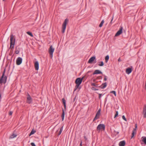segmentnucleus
I'll list each match as a JSON object with an SVG mask.
<instances>
[{
    "label": "nucleus",
    "mask_w": 146,
    "mask_h": 146,
    "mask_svg": "<svg viewBox=\"0 0 146 146\" xmlns=\"http://www.w3.org/2000/svg\"><path fill=\"white\" fill-rule=\"evenodd\" d=\"M84 78V77H83L82 78H78L76 79L75 82L76 85L75 86L74 91H75L78 88L79 86L82 82Z\"/></svg>",
    "instance_id": "1"
},
{
    "label": "nucleus",
    "mask_w": 146,
    "mask_h": 146,
    "mask_svg": "<svg viewBox=\"0 0 146 146\" xmlns=\"http://www.w3.org/2000/svg\"><path fill=\"white\" fill-rule=\"evenodd\" d=\"M10 48L13 49L15 42V39L13 35H11L10 36Z\"/></svg>",
    "instance_id": "2"
},
{
    "label": "nucleus",
    "mask_w": 146,
    "mask_h": 146,
    "mask_svg": "<svg viewBox=\"0 0 146 146\" xmlns=\"http://www.w3.org/2000/svg\"><path fill=\"white\" fill-rule=\"evenodd\" d=\"M5 69L3 72L2 75L0 78V84L2 83H5L6 82L7 77L5 76Z\"/></svg>",
    "instance_id": "3"
},
{
    "label": "nucleus",
    "mask_w": 146,
    "mask_h": 146,
    "mask_svg": "<svg viewBox=\"0 0 146 146\" xmlns=\"http://www.w3.org/2000/svg\"><path fill=\"white\" fill-rule=\"evenodd\" d=\"M68 20L67 19H66L65 20L62 24V33H64L65 32V30L66 29V27L67 23V22H68Z\"/></svg>",
    "instance_id": "4"
},
{
    "label": "nucleus",
    "mask_w": 146,
    "mask_h": 146,
    "mask_svg": "<svg viewBox=\"0 0 146 146\" xmlns=\"http://www.w3.org/2000/svg\"><path fill=\"white\" fill-rule=\"evenodd\" d=\"M105 129V126L104 124H99L97 128V130L99 132L100 130H102L104 131Z\"/></svg>",
    "instance_id": "5"
},
{
    "label": "nucleus",
    "mask_w": 146,
    "mask_h": 146,
    "mask_svg": "<svg viewBox=\"0 0 146 146\" xmlns=\"http://www.w3.org/2000/svg\"><path fill=\"white\" fill-rule=\"evenodd\" d=\"M54 50V48H53L52 46H51L49 49V53L50 54V57L51 58H52L53 57V54Z\"/></svg>",
    "instance_id": "6"
},
{
    "label": "nucleus",
    "mask_w": 146,
    "mask_h": 146,
    "mask_svg": "<svg viewBox=\"0 0 146 146\" xmlns=\"http://www.w3.org/2000/svg\"><path fill=\"white\" fill-rule=\"evenodd\" d=\"M100 111H101V109H99L97 113H96V115L95 116V117L94 118V121L98 119L99 117L100 113Z\"/></svg>",
    "instance_id": "7"
},
{
    "label": "nucleus",
    "mask_w": 146,
    "mask_h": 146,
    "mask_svg": "<svg viewBox=\"0 0 146 146\" xmlns=\"http://www.w3.org/2000/svg\"><path fill=\"white\" fill-rule=\"evenodd\" d=\"M123 27H121L119 30L117 32L115 35V36H117L121 34L122 32Z\"/></svg>",
    "instance_id": "8"
},
{
    "label": "nucleus",
    "mask_w": 146,
    "mask_h": 146,
    "mask_svg": "<svg viewBox=\"0 0 146 146\" xmlns=\"http://www.w3.org/2000/svg\"><path fill=\"white\" fill-rule=\"evenodd\" d=\"M137 127V124H136L135 125V128H134L132 131V136H131V138H132L134 136L135 134L136 133V130Z\"/></svg>",
    "instance_id": "9"
},
{
    "label": "nucleus",
    "mask_w": 146,
    "mask_h": 146,
    "mask_svg": "<svg viewBox=\"0 0 146 146\" xmlns=\"http://www.w3.org/2000/svg\"><path fill=\"white\" fill-rule=\"evenodd\" d=\"M22 59L20 57L18 58L16 60V64L17 65H20L22 62Z\"/></svg>",
    "instance_id": "10"
},
{
    "label": "nucleus",
    "mask_w": 146,
    "mask_h": 146,
    "mask_svg": "<svg viewBox=\"0 0 146 146\" xmlns=\"http://www.w3.org/2000/svg\"><path fill=\"white\" fill-rule=\"evenodd\" d=\"M32 100L29 94H28L27 98V103L30 104L32 103Z\"/></svg>",
    "instance_id": "11"
},
{
    "label": "nucleus",
    "mask_w": 146,
    "mask_h": 146,
    "mask_svg": "<svg viewBox=\"0 0 146 146\" xmlns=\"http://www.w3.org/2000/svg\"><path fill=\"white\" fill-rule=\"evenodd\" d=\"M143 117L146 118V105H144L143 109Z\"/></svg>",
    "instance_id": "12"
},
{
    "label": "nucleus",
    "mask_w": 146,
    "mask_h": 146,
    "mask_svg": "<svg viewBox=\"0 0 146 146\" xmlns=\"http://www.w3.org/2000/svg\"><path fill=\"white\" fill-rule=\"evenodd\" d=\"M96 57L95 56H92L89 60L88 63H92V62L95 59Z\"/></svg>",
    "instance_id": "13"
},
{
    "label": "nucleus",
    "mask_w": 146,
    "mask_h": 146,
    "mask_svg": "<svg viewBox=\"0 0 146 146\" xmlns=\"http://www.w3.org/2000/svg\"><path fill=\"white\" fill-rule=\"evenodd\" d=\"M35 66L36 70H38L39 68V63L37 61L35 62Z\"/></svg>",
    "instance_id": "14"
},
{
    "label": "nucleus",
    "mask_w": 146,
    "mask_h": 146,
    "mask_svg": "<svg viewBox=\"0 0 146 146\" xmlns=\"http://www.w3.org/2000/svg\"><path fill=\"white\" fill-rule=\"evenodd\" d=\"M102 72L100 70H96L93 73V74L94 75L96 74H102Z\"/></svg>",
    "instance_id": "15"
},
{
    "label": "nucleus",
    "mask_w": 146,
    "mask_h": 146,
    "mask_svg": "<svg viewBox=\"0 0 146 146\" xmlns=\"http://www.w3.org/2000/svg\"><path fill=\"white\" fill-rule=\"evenodd\" d=\"M132 69L131 68H129L126 69V72L127 74H129L132 72Z\"/></svg>",
    "instance_id": "16"
},
{
    "label": "nucleus",
    "mask_w": 146,
    "mask_h": 146,
    "mask_svg": "<svg viewBox=\"0 0 146 146\" xmlns=\"http://www.w3.org/2000/svg\"><path fill=\"white\" fill-rule=\"evenodd\" d=\"M125 142L124 141H120L119 143V146H124L125 145Z\"/></svg>",
    "instance_id": "17"
},
{
    "label": "nucleus",
    "mask_w": 146,
    "mask_h": 146,
    "mask_svg": "<svg viewBox=\"0 0 146 146\" xmlns=\"http://www.w3.org/2000/svg\"><path fill=\"white\" fill-rule=\"evenodd\" d=\"M107 83L106 82H105L104 83H103L102 84V85L100 86L102 89H104V88L107 86Z\"/></svg>",
    "instance_id": "18"
},
{
    "label": "nucleus",
    "mask_w": 146,
    "mask_h": 146,
    "mask_svg": "<svg viewBox=\"0 0 146 146\" xmlns=\"http://www.w3.org/2000/svg\"><path fill=\"white\" fill-rule=\"evenodd\" d=\"M62 114L61 117H62V120L63 121L64 120V110L63 109L62 110Z\"/></svg>",
    "instance_id": "19"
},
{
    "label": "nucleus",
    "mask_w": 146,
    "mask_h": 146,
    "mask_svg": "<svg viewBox=\"0 0 146 146\" xmlns=\"http://www.w3.org/2000/svg\"><path fill=\"white\" fill-rule=\"evenodd\" d=\"M62 101L63 103V104L64 106V108L65 109L66 108V107L65 100L64 99V98H63L62 99Z\"/></svg>",
    "instance_id": "20"
},
{
    "label": "nucleus",
    "mask_w": 146,
    "mask_h": 146,
    "mask_svg": "<svg viewBox=\"0 0 146 146\" xmlns=\"http://www.w3.org/2000/svg\"><path fill=\"white\" fill-rule=\"evenodd\" d=\"M142 141L144 142L145 144H146V137H142Z\"/></svg>",
    "instance_id": "21"
},
{
    "label": "nucleus",
    "mask_w": 146,
    "mask_h": 146,
    "mask_svg": "<svg viewBox=\"0 0 146 146\" xmlns=\"http://www.w3.org/2000/svg\"><path fill=\"white\" fill-rule=\"evenodd\" d=\"M104 65V62L103 61H101L98 62V66H103Z\"/></svg>",
    "instance_id": "22"
},
{
    "label": "nucleus",
    "mask_w": 146,
    "mask_h": 146,
    "mask_svg": "<svg viewBox=\"0 0 146 146\" xmlns=\"http://www.w3.org/2000/svg\"><path fill=\"white\" fill-rule=\"evenodd\" d=\"M16 51H15V53L17 54H18L19 52L20 49L19 48H16Z\"/></svg>",
    "instance_id": "23"
},
{
    "label": "nucleus",
    "mask_w": 146,
    "mask_h": 146,
    "mask_svg": "<svg viewBox=\"0 0 146 146\" xmlns=\"http://www.w3.org/2000/svg\"><path fill=\"white\" fill-rule=\"evenodd\" d=\"M109 57L108 55L106 56L105 58V60L106 62V63H107L108 62V61L109 59Z\"/></svg>",
    "instance_id": "24"
},
{
    "label": "nucleus",
    "mask_w": 146,
    "mask_h": 146,
    "mask_svg": "<svg viewBox=\"0 0 146 146\" xmlns=\"http://www.w3.org/2000/svg\"><path fill=\"white\" fill-rule=\"evenodd\" d=\"M63 126L60 128L59 133L58 134V135H59L61 134L63 130Z\"/></svg>",
    "instance_id": "25"
},
{
    "label": "nucleus",
    "mask_w": 146,
    "mask_h": 146,
    "mask_svg": "<svg viewBox=\"0 0 146 146\" xmlns=\"http://www.w3.org/2000/svg\"><path fill=\"white\" fill-rule=\"evenodd\" d=\"M104 23V20H103L102 21L101 23L99 25V27H102Z\"/></svg>",
    "instance_id": "26"
},
{
    "label": "nucleus",
    "mask_w": 146,
    "mask_h": 146,
    "mask_svg": "<svg viewBox=\"0 0 146 146\" xmlns=\"http://www.w3.org/2000/svg\"><path fill=\"white\" fill-rule=\"evenodd\" d=\"M35 132V131L33 129L31 132L29 134V136H30L31 135L34 134Z\"/></svg>",
    "instance_id": "27"
},
{
    "label": "nucleus",
    "mask_w": 146,
    "mask_h": 146,
    "mask_svg": "<svg viewBox=\"0 0 146 146\" xmlns=\"http://www.w3.org/2000/svg\"><path fill=\"white\" fill-rule=\"evenodd\" d=\"M16 136H17V135L13 134L11 135L10 138H14L15 137H16Z\"/></svg>",
    "instance_id": "28"
},
{
    "label": "nucleus",
    "mask_w": 146,
    "mask_h": 146,
    "mask_svg": "<svg viewBox=\"0 0 146 146\" xmlns=\"http://www.w3.org/2000/svg\"><path fill=\"white\" fill-rule=\"evenodd\" d=\"M91 85L92 86H96L97 87H99L98 86V85L94 83H92L91 84Z\"/></svg>",
    "instance_id": "29"
},
{
    "label": "nucleus",
    "mask_w": 146,
    "mask_h": 146,
    "mask_svg": "<svg viewBox=\"0 0 146 146\" xmlns=\"http://www.w3.org/2000/svg\"><path fill=\"white\" fill-rule=\"evenodd\" d=\"M27 33L32 37H33V35L32 34V33L30 32H29V31L27 32Z\"/></svg>",
    "instance_id": "30"
},
{
    "label": "nucleus",
    "mask_w": 146,
    "mask_h": 146,
    "mask_svg": "<svg viewBox=\"0 0 146 146\" xmlns=\"http://www.w3.org/2000/svg\"><path fill=\"white\" fill-rule=\"evenodd\" d=\"M118 111H116L114 117V118H115L116 117H117L118 116Z\"/></svg>",
    "instance_id": "31"
},
{
    "label": "nucleus",
    "mask_w": 146,
    "mask_h": 146,
    "mask_svg": "<svg viewBox=\"0 0 146 146\" xmlns=\"http://www.w3.org/2000/svg\"><path fill=\"white\" fill-rule=\"evenodd\" d=\"M122 118L125 121H127V119H126V118H125V117L124 115H123L122 116Z\"/></svg>",
    "instance_id": "32"
},
{
    "label": "nucleus",
    "mask_w": 146,
    "mask_h": 146,
    "mask_svg": "<svg viewBox=\"0 0 146 146\" xmlns=\"http://www.w3.org/2000/svg\"><path fill=\"white\" fill-rule=\"evenodd\" d=\"M111 93H113V94H114L115 96H116V92H115V91H113L111 92Z\"/></svg>",
    "instance_id": "33"
},
{
    "label": "nucleus",
    "mask_w": 146,
    "mask_h": 146,
    "mask_svg": "<svg viewBox=\"0 0 146 146\" xmlns=\"http://www.w3.org/2000/svg\"><path fill=\"white\" fill-rule=\"evenodd\" d=\"M92 90H98V89L94 87H92Z\"/></svg>",
    "instance_id": "34"
},
{
    "label": "nucleus",
    "mask_w": 146,
    "mask_h": 146,
    "mask_svg": "<svg viewBox=\"0 0 146 146\" xmlns=\"http://www.w3.org/2000/svg\"><path fill=\"white\" fill-rule=\"evenodd\" d=\"M31 144L32 146H36L34 143H31Z\"/></svg>",
    "instance_id": "35"
},
{
    "label": "nucleus",
    "mask_w": 146,
    "mask_h": 146,
    "mask_svg": "<svg viewBox=\"0 0 146 146\" xmlns=\"http://www.w3.org/2000/svg\"><path fill=\"white\" fill-rule=\"evenodd\" d=\"M13 112L12 111H10L9 113V115H11L12 114Z\"/></svg>",
    "instance_id": "36"
},
{
    "label": "nucleus",
    "mask_w": 146,
    "mask_h": 146,
    "mask_svg": "<svg viewBox=\"0 0 146 146\" xmlns=\"http://www.w3.org/2000/svg\"><path fill=\"white\" fill-rule=\"evenodd\" d=\"M101 96H102L101 94H99V98L100 99V98Z\"/></svg>",
    "instance_id": "37"
},
{
    "label": "nucleus",
    "mask_w": 146,
    "mask_h": 146,
    "mask_svg": "<svg viewBox=\"0 0 146 146\" xmlns=\"http://www.w3.org/2000/svg\"><path fill=\"white\" fill-rule=\"evenodd\" d=\"M104 80L105 81H106L107 80V78H106V76H105V77L104 79Z\"/></svg>",
    "instance_id": "38"
},
{
    "label": "nucleus",
    "mask_w": 146,
    "mask_h": 146,
    "mask_svg": "<svg viewBox=\"0 0 146 146\" xmlns=\"http://www.w3.org/2000/svg\"><path fill=\"white\" fill-rule=\"evenodd\" d=\"M84 139H85V140H87V138H86V136H84Z\"/></svg>",
    "instance_id": "39"
},
{
    "label": "nucleus",
    "mask_w": 146,
    "mask_h": 146,
    "mask_svg": "<svg viewBox=\"0 0 146 146\" xmlns=\"http://www.w3.org/2000/svg\"><path fill=\"white\" fill-rule=\"evenodd\" d=\"M118 61L120 62L121 61V60L120 58H119L118 60Z\"/></svg>",
    "instance_id": "40"
},
{
    "label": "nucleus",
    "mask_w": 146,
    "mask_h": 146,
    "mask_svg": "<svg viewBox=\"0 0 146 146\" xmlns=\"http://www.w3.org/2000/svg\"><path fill=\"white\" fill-rule=\"evenodd\" d=\"M113 19V17L112 18V19L111 20V23H112V21Z\"/></svg>",
    "instance_id": "41"
},
{
    "label": "nucleus",
    "mask_w": 146,
    "mask_h": 146,
    "mask_svg": "<svg viewBox=\"0 0 146 146\" xmlns=\"http://www.w3.org/2000/svg\"><path fill=\"white\" fill-rule=\"evenodd\" d=\"M80 146H82V142H81L80 144Z\"/></svg>",
    "instance_id": "42"
},
{
    "label": "nucleus",
    "mask_w": 146,
    "mask_h": 146,
    "mask_svg": "<svg viewBox=\"0 0 146 146\" xmlns=\"http://www.w3.org/2000/svg\"><path fill=\"white\" fill-rule=\"evenodd\" d=\"M75 99H76V98L75 97V98H74V100H75Z\"/></svg>",
    "instance_id": "43"
},
{
    "label": "nucleus",
    "mask_w": 146,
    "mask_h": 146,
    "mask_svg": "<svg viewBox=\"0 0 146 146\" xmlns=\"http://www.w3.org/2000/svg\"><path fill=\"white\" fill-rule=\"evenodd\" d=\"M119 132H117V133H118Z\"/></svg>",
    "instance_id": "44"
},
{
    "label": "nucleus",
    "mask_w": 146,
    "mask_h": 146,
    "mask_svg": "<svg viewBox=\"0 0 146 146\" xmlns=\"http://www.w3.org/2000/svg\"><path fill=\"white\" fill-rule=\"evenodd\" d=\"M3 1H4V0H3Z\"/></svg>",
    "instance_id": "45"
}]
</instances>
